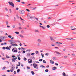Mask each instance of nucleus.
Masks as SVG:
<instances>
[{"label":"nucleus","instance_id":"nucleus-1","mask_svg":"<svg viewBox=\"0 0 76 76\" xmlns=\"http://www.w3.org/2000/svg\"><path fill=\"white\" fill-rule=\"evenodd\" d=\"M8 3H9V5L10 6H12L13 7H15V5H14V4H13V2L9 1Z\"/></svg>","mask_w":76,"mask_h":76},{"label":"nucleus","instance_id":"nucleus-2","mask_svg":"<svg viewBox=\"0 0 76 76\" xmlns=\"http://www.w3.org/2000/svg\"><path fill=\"white\" fill-rule=\"evenodd\" d=\"M33 66L34 67L35 69H38V65H37L36 64H33Z\"/></svg>","mask_w":76,"mask_h":76},{"label":"nucleus","instance_id":"nucleus-3","mask_svg":"<svg viewBox=\"0 0 76 76\" xmlns=\"http://www.w3.org/2000/svg\"><path fill=\"white\" fill-rule=\"evenodd\" d=\"M12 51L13 52H15V53H16L18 52V50L16 48H13L12 50Z\"/></svg>","mask_w":76,"mask_h":76},{"label":"nucleus","instance_id":"nucleus-4","mask_svg":"<svg viewBox=\"0 0 76 76\" xmlns=\"http://www.w3.org/2000/svg\"><path fill=\"white\" fill-rule=\"evenodd\" d=\"M15 68V66H12L10 72H13V71L14 70V69Z\"/></svg>","mask_w":76,"mask_h":76},{"label":"nucleus","instance_id":"nucleus-5","mask_svg":"<svg viewBox=\"0 0 76 76\" xmlns=\"http://www.w3.org/2000/svg\"><path fill=\"white\" fill-rule=\"evenodd\" d=\"M55 53H56V56H60L61 55L60 53L59 52L57 51H55Z\"/></svg>","mask_w":76,"mask_h":76},{"label":"nucleus","instance_id":"nucleus-6","mask_svg":"<svg viewBox=\"0 0 76 76\" xmlns=\"http://www.w3.org/2000/svg\"><path fill=\"white\" fill-rule=\"evenodd\" d=\"M19 13H20V14H24L25 12H24L22 10H20L19 11Z\"/></svg>","mask_w":76,"mask_h":76},{"label":"nucleus","instance_id":"nucleus-7","mask_svg":"<svg viewBox=\"0 0 76 76\" xmlns=\"http://www.w3.org/2000/svg\"><path fill=\"white\" fill-rule=\"evenodd\" d=\"M17 59V58L16 57L15 58H13L12 59V62H15V61H16V60Z\"/></svg>","mask_w":76,"mask_h":76},{"label":"nucleus","instance_id":"nucleus-8","mask_svg":"<svg viewBox=\"0 0 76 76\" xmlns=\"http://www.w3.org/2000/svg\"><path fill=\"white\" fill-rule=\"evenodd\" d=\"M71 29L72 30H75V29H76V28H75V27L74 26H71Z\"/></svg>","mask_w":76,"mask_h":76},{"label":"nucleus","instance_id":"nucleus-9","mask_svg":"<svg viewBox=\"0 0 76 76\" xmlns=\"http://www.w3.org/2000/svg\"><path fill=\"white\" fill-rule=\"evenodd\" d=\"M29 60H30V59H28V63H32V60H31L30 61Z\"/></svg>","mask_w":76,"mask_h":76},{"label":"nucleus","instance_id":"nucleus-10","mask_svg":"<svg viewBox=\"0 0 76 76\" xmlns=\"http://www.w3.org/2000/svg\"><path fill=\"white\" fill-rule=\"evenodd\" d=\"M50 62L51 64H54V62L53 61V60H50Z\"/></svg>","mask_w":76,"mask_h":76},{"label":"nucleus","instance_id":"nucleus-11","mask_svg":"<svg viewBox=\"0 0 76 76\" xmlns=\"http://www.w3.org/2000/svg\"><path fill=\"white\" fill-rule=\"evenodd\" d=\"M12 46L14 47H16V46H18V45H17V44L15 43L12 44Z\"/></svg>","mask_w":76,"mask_h":76},{"label":"nucleus","instance_id":"nucleus-12","mask_svg":"<svg viewBox=\"0 0 76 76\" xmlns=\"http://www.w3.org/2000/svg\"><path fill=\"white\" fill-rule=\"evenodd\" d=\"M37 42L40 43L41 42V40L40 39H38Z\"/></svg>","mask_w":76,"mask_h":76},{"label":"nucleus","instance_id":"nucleus-13","mask_svg":"<svg viewBox=\"0 0 76 76\" xmlns=\"http://www.w3.org/2000/svg\"><path fill=\"white\" fill-rule=\"evenodd\" d=\"M40 26V27H41V28H42V29H45V28L42 26Z\"/></svg>","mask_w":76,"mask_h":76},{"label":"nucleus","instance_id":"nucleus-14","mask_svg":"<svg viewBox=\"0 0 76 76\" xmlns=\"http://www.w3.org/2000/svg\"><path fill=\"white\" fill-rule=\"evenodd\" d=\"M50 38L51 41H54V39H53V37H50Z\"/></svg>","mask_w":76,"mask_h":76},{"label":"nucleus","instance_id":"nucleus-15","mask_svg":"<svg viewBox=\"0 0 76 76\" xmlns=\"http://www.w3.org/2000/svg\"><path fill=\"white\" fill-rule=\"evenodd\" d=\"M57 69V67H54L52 68V70H56Z\"/></svg>","mask_w":76,"mask_h":76},{"label":"nucleus","instance_id":"nucleus-16","mask_svg":"<svg viewBox=\"0 0 76 76\" xmlns=\"http://www.w3.org/2000/svg\"><path fill=\"white\" fill-rule=\"evenodd\" d=\"M19 36L20 37H21V38H23V36L22 35H19Z\"/></svg>","mask_w":76,"mask_h":76},{"label":"nucleus","instance_id":"nucleus-17","mask_svg":"<svg viewBox=\"0 0 76 76\" xmlns=\"http://www.w3.org/2000/svg\"><path fill=\"white\" fill-rule=\"evenodd\" d=\"M31 73L33 75H34L35 74V73H34V71H31Z\"/></svg>","mask_w":76,"mask_h":76},{"label":"nucleus","instance_id":"nucleus-18","mask_svg":"<svg viewBox=\"0 0 76 76\" xmlns=\"http://www.w3.org/2000/svg\"><path fill=\"white\" fill-rule=\"evenodd\" d=\"M62 75L63 76H66V73H65L64 72H63Z\"/></svg>","mask_w":76,"mask_h":76},{"label":"nucleus","instance_id":"nucleus-19","mask_svg":"<svg viewBox=\"0 0 76 76\" xmlns=\"http://www.w3.org/2000/svg\"><path fill=\"white\" fill-rule=\"evenodd\" d=\"M0 38H1V39H4V37L2 36H0Z\"/></svg>","mask_w":76,"mask_h":76},{"label":"nucleus","instance_id":"nucleus-20","mask_svg":"<svg viewBox=\"0 0 76 76\" xmlns=\"http://www.w3.org/2000/svg\"><path fill=\"white\" fill-rule=\"evenodd\" d=\"M16 17H17V19H19V16H18V15L17 14L16 15Z\"/></svg>","mask_w":76,"mask_h":76},{"label":"nucleus","instance_id":"nucleus-21","mask_svg":"<svg viewBox=\"0 0 76 76\" xmlns=\"http://www.w3.org/2000/svg\"><path fill=\"white\" fill-rule=\"evenodd\" d=\"M15 34H19V33L18 31L15 32Z\"/></svg>","mask_w":76,"mask_h":76},{"label":"nucleus","instance_id":"nucleus-22","mask_svg":"<svg viewBox=\"0 0 76 76\" xmlns=\"http://www.w3.org/2000/svg\"><path fill=\"white\" fill-rule=\"evenodd\" d=\"M40 67H42V68L45 67L44 66L42 65H41Z\"/></svg>","mask_w":76,"mask_h":76},{"label":"nucleus","instance_id":"nucleus-23","mask_svg":"<svg viewBox=\"0 0 76 76\" xmlns=\"http://www.w3.org/2000/svg\"><path fill=\"white\" fill-rule=\"evenodd\" d=\"M6 66H4L3 67V68L2 69V70H4L5 69H6Z\"/></svg>","mask_w":76,"mask_h":76},{"label":"nucleus","instance_id":"nucleus-24","mask_svg":"<svg viewBox=\"0 0 76 76\" xmlns=\"http://www.w3.org/2000/svg\"><path fill=\"white\" fill-rule=\"evenodd\" d=\"M17 73H19V72H20V69H18L17 70Z\"/></svg>","mask_w":76,"mask_h":76},{"label":"nucleus","instance_id":"nucleus-25","mask_svg":"<svg viewBox=\"0 0 76 76\" xmlns=\"http://www.w3.org/2000/svg\"><path fill=\"white\" fill-rule=\"evenodd\" d=\"M6 25H8V21H6Z\"/></svg>","mask_w":76,"mask_h":76},{"label":"nucleus","instance_id":"nucleus-26","mask_svg":"<svg viewBox=\"0 0 76 76\" xmlns=\"http://www.w3.org/2000/svg\"><path fill=\"white\" fill-rule=\"evenodd\" d=\"M41 54L42 55V58H43L44 57V54H43L42 53H41Z\"/></svg>","mask_w":76,"mask_h":76},{"label":"nucleus","instance_id":"nucleus-27","mask_svg":"<svg viewBox=\"0 0 76 76\" xmlns=\"http://www.w3.org/2000/svg\"><path fill=\"white\" fill-rule=\"evenodd\" d=\"M12 58H15V57H16V56L15 55H13L12 56Z\"/></svg>","mask_w":76,"mask_h":76},{"label":"nucleus","instance_id":"nucleus-28","mask_svg":"<svg viewBox=\"0 0 76 76\" xmlns=\"http://www.w3.org/2000/svg\"><path fill=\"white\" fill-rule=\"evenodd\" d=\"M34 19L36 20H37V21H38V18H34Z\"/></svg>","mask_w":76,"mask_h":76},{"label":"nucleus","instance_id":"nucleus-29","mask_svg":"<svg viewBox=\"0 0 76 76\" xmlns=\"http://www.w3.org/2000/svg\"><path fill=\"white\" fill-rule=\"evenodd\" d=\"M8 37L9 38H12V36H11V35H9V36H8Z\"/></svg>","mask_w":76,"mask_h":76},{"label":"nucleus","instance_id":"nucleus-30","mask_svg":"<svg viewBox=\"0 0 76 76\" xmlns=\"http://www.w3.org/2000/svg\"><path fill=\"white\" fill-rule=\"evenodd\" d=\"M35 32H39V31H38V30H35Z\"/></svg>","mask_w":76,"mask_h":76},{"label":"nucleus","instance_id":"nucleus-31","mask_svg":"<svg viewBox=\"0 0 76 76\" xmlns=\"http://www.w3.org/2000/svg\"><path fill=\"white\" fill-rule=\"evenodd\" d=\"M30 15H31V14H28L27 15L28 17H29Z\"/></svg>","mask_w":76,"mask_h":76},{"label":"nucleus","instance_id":"nucleus-32","mask_svg":"<svg viewBox=\"0 0 76 76\" xmlns=\"http://www.w3.org/2000/svg\"><path fill=\"white\" fill-rule=\"evenodd\" d=\"M47 28H50V26H49V25H48L47 26Z\"/></svg>","mask_w":76,"mask_h":76},{"label":"nucleus","instance_id":"nucleus-33","mask_svg":"<svg viewBox=\"0 0 76 76\" xmlns=\"http://www.w3.org/2000/svg\"><path fill=\"white\" fill-rule=\"evenodd\" d=\"M13 43H15V42H11L10 44H12V45H13L12 44H13Z\"/></svg>","mask_w":76,"mask_h":76},{"label":"nucleus","instance_id":"nucleus-34","mask_svg":"<svg viewBox=\"0 0 76 76\" xmlns=\"http://www.w3.org/2000/svg\"><path fill=\"white\" fill-rule=\"evenodd\" d=\"M43 63H46V61L45 60H43Z\"/></svg>","mask_w":76,"mask_h":76},{"label":"nucleus","instance_id":"nucleus-35","mask_svg":"<svg viewBox=\"0 0 76 76\" xmlns=\"http://www.w3.org/2000/svg\"><path fill=\"white\" fill-rule=\"evenodd\" d=\"M67 58V56H64V58Z\"/></svg>","mask_w":76,"mask_h":76},{"label":"nucleus","instance_id":"nucleus-36","mask_svg":"<svg viewBox=\"0 0 76 76\" xmlns=\"http://www.w3.org/2000/svg\"><path fill=\"white\" fill-rule=\"evenodd\" d=\"M23 60H24V61H26V60L27 59L26 58H24Z\"/></svg>","mask_w":76,"mask_h":76},{"label":"nucleus","instance_id":"nucleus-37","mask_svg":"<svg viewBox=\"0 0 76 76\" xmlns=\"http://www.w3.org/2000/svg\"><path fill=\"white\" fill-rule=\"evenodd\" d=\"M30 55H31V53H27V56H30Z\"/></svg>","mask_w":76,"mask_h":76},{"label":"nucleus","instance_id":"nucleus-38","mask_svg":"<svg viewBox=\"0 0 76 76\" xmlns=\"http://www.w3.org/2000/svg\"><path fill=\"white\" fill-rule=\"evenodd\" d=\"M38 53V51H36V54H37Z\"/></svg>","mask_w":76,"mask_h":76},{"label":"nucleus","instance_id":"nucleus-39","mask_svg":"<svg viewBox=\"0 0 76 76\" xmlns=\"http://www.w3.org/2000/svg\"><path fill=\"white\" fill-rule=\"evenodd\" d=\"M26 11H27V12H30V10H29L28 9H27L26 10Z\"/></svg>","mask_w":76,"mask_h":76},{"label":"nucleus","instance_id":"nucleus-40","mask_svg":"<svg viewBox=\"0 0 76 76\" xmlns=\"http://www.w3.org/2000/svg\"><path fill=\"white\" fill-rule=\"evenodd\" d=\"M27 68L28 69H30V67L28 66H27Z\"/></svg>","mask_w":76,"mask_h":76},{"label":"nucleus","instance_id":"nucleus-41","mask_svg":"<svg viewBox=\"0 0 76 76\" xmlns=\"http://www.w3.org/2000/svg\"><path fill=\"white\" fill-rule=\"evenodd\" d=\"M6 58H10V57H9V56H6Z\"/></svg>","mask_w":76,"mask_h":76},{"label":"nucleus","instance_id":"nucleus-42","mask_svg":"<svg viewBox=\"0 0 76 76\" xmlns=\"http://www.w3.org/2000/svg\"><path fill=\"white\" fill-rule=\"evenodd\" d=\"M18 60H20V57H18Z\"/></svg>","mask_w":76,"mask_h":76},{"label":"nucleus","instance_id":"nucleus-43","mask_svg":"<svg viewBox=\"0 0 76 76\" xmlns=\"http://www.w3.org/2000/svg\"><path fill=\"white\" fill-rule=\"evenodd\" d=\"M45 72H48V69H46L45 70Z\"/></svg>","mask_w":76,"mask_h":76},{"label":"nucleus","instance_id":"nucleus-44","mask_svg":"<svg viewBox=\"0 0 76 76\" xmlns=\"http://www.w3.org/2000/svg\"><path fill=\"white\" fill-rule=\"evenodd\" d=\"M39 61H42V59H41L39 60Z\"/></svg>","mask_w":76,"mask_h":76},{"label":"nucleus","instance_id":"nucleus-45","mask_svg":"<svg viewBox=\"0 0 76 76\" xmlns=\"http://www.w3.org/2000/svg\"><path fill=\"white\" fill-rule=\"evenodd\" d=\"M2 49H3V50H5L6 49V47H3Z\"/></svg>","mask_w":76,"mask_h":76},{"label":"nucleus","instance_id":"nucleus-46","mask_svg":"<svg viewBox=\"0 0 76 76\" xmlns=\"http://www.w3.org/2000/svg\"><path fill=\"white\" fill-rule=\"evenodd\" d=\"M6 49H7V50H9V47H7L6 48Z\"/></svg>","mask_w":76,"mask_h":76},{"label":"nucleus","instance_id":"nucleus-47","mask_svg":"<svg viewBox=\"0 0 76 76\" xmlns=\"http://www.w3.org/2000/svg\"><path fill=\"white\" fill-rule=\"evenodd\" d=\"M12 27L13 28H15V25H13Z\"/></svg>","mask_w":76,"mask_h":76},{"label":"nucleus","instance_id":"nucleus-48","mask_svg":"<svg viewBox=\"0 0 76 76\" xmlns=\"http://www.w3.org/2000/svg\"><path fill=\"white\" fill-rule=\"evenodd\" d=\"M45 54L46 56H48V55H49V54H48V53H45Z\"/></svg>","mask_w":76,"mask_h":76},{"label":"nucleus","instance_id":"nucleus-49","mask_svg":"<svg viewBox=\"0 0 76 76\" xmlns=\"http://www.w3.org/2000/svg\"><path fill=\"white\" fill-rule=\"evenodd\" d=\"M56 59V57H53V60H54Z\"/></svg>","mask_w":76,"mask_h":76},{"label":"nucleus","instance_id":"nucleus-50","mask_svg":"<svg viewBox=\"0 0 76 76\" xmlns=\"http://www.w3.org/2000/svg\"><path fill=\"white\" fill-rule=\"evenodd\" d=\"M72 56H75V54H74L73 53L72 54Z\"/></svg>","mask_w":76,"mask_h":76},{"label":"nucleus","instance_id":"nucleus-51","mask_svg":"<svg viewBox=\"0 0 76 76\" xmlns=\"http://www.w3.org/2000/svg\"><path fill=\"white\" fill-rule=\"evenodd\" d=\"M34 18V17L31 16L30 17V19H33Z\"/></svg>","mask_w":76,"mask_h":76},{"label":"nucleus","instance_id":"nucleus-52","mask_svg":"<svg viewBox=\"0 0 76 76\" xmlns=\"http://www.w3.org/2000/svg\"><path fill=\"white\" fill-rule=\"evenodd\" d=\"M20 19L21 20H24L22 19V18L20 17Z\"/></svg>","mask_w":76,"mask_h":76},{"label":"nucleus","instance_id":"nucleus-53","mask_svg":"<svg viewBox=\"0 0 76 76\" xmlns=\"http://www.w3.org/2000/svg\"><path fill=\"white\" fill-rule=\"evenodd\" d=\"M21 3H22V4H25V3L23 2H21Z\"/></svg>","mask_w":76,"mask_h":76},{"label":"nucleus","instance_id":"nucleus-54","mask_svg":"<svg viewBox=\"0 0 76 76\" xmlns=\"http://www.w3.org/2000/svg\"><path fill=\"white\" fill-rule=\"evenodd\" d=\"M16 1H18V2H20V0H16Z\"/></svg>","mask_w":76,"mask_h":76},{"label":"nucleus","instance_id":"nucleus-55","mask_svg":"<svg viewBox=\"0 0 76 76\" xmlns=\"http://www.w3.org/2000/svg\"><path fill=\"white\" fill-rule=\"evenodd\" d=\"M5 10H6L7 11V10H8L7 9V8H5Z\"/></svg>","mask_w":76,"mask_h":76},{"label":"nucleus","instance_id":"nucleus-56","mask_svg":"<svg viewBox=\"0 0 76 76\" xmlns=\"http://www.w3.org/2000/svg\"><path fill=\"white\" fill-rule=\"evenodd\" d=\"M10 13H12V10H11V9H10Z\"/></svg>","mask_w":76,"mask_h":76},{"label":"nucleus","instance_id":"nucleus-57","mask_svg":"<svg viewBox=\"0 0 76 76\" xmlns=\"http://www.w3.org/2000/svg\"><path fill=\"white\" fill-rule=\"evenodd\" d=\"M35 54V53H33L31 54V55H34Z\"/></svg>","mask_w":76,"mask_h":76},{"label":"nucleus","instance_id":"nucleus-58","mask_svg":"<svg viewBox=\"0 0 76 76\" xmlns=\"http://www.w3.org/2000/svg\"><path fill=\"white\" fill-rule=\"evenodd\" d=\"M26 51H23V54H24V53H26Z\"/></svg>","mask_w":76,"mask_h":76},{"label":"nucleus","instance_id":"nucleus-59","mask_svg":"<svg viewBox=\"0 0 76 76\" xmlns=\"http://www.w3.org/2000/svg\"><path fill=\"white\" fill-rule=\"evenodd\" d=\"M19 29H22V27H19Z\"/></svg>","mask_w":76,"mask_h":76},{"label":"nucleus","instance_id":"nucleus-60","mask_svg":"<svg viewBox=\"0 0 76 76\" xmlns=\"http://www.w3.org/2000/svg\"><path fill=\"white\" fill-rule=\"evenodd\" d=\"M14 74H16V71H14Z\"/></svg>","mask_w":76,"mask_h":76},{"label":"nucleus","instance_id":"nucleus-61","mask_svg":"<svg viewBox=\"0 0 76 76\" xmlns=\"http://www.w3.org/2000/svg\"><path fill=\"white\" fill-rule=\"evenodd\" d=\"M55 65L56 66H58V64L55 63Z\"/></svg>","mask_w":76,"mask_h":76},{"label":"nucleus","instance_id":"nucleus-62","mask_svg":"<svg viewBox=\"0 0 76 76\" xmlns=\"http://www.w3.org/2000/svg\"><path fill=\"white\" fill-rule=\"evenodd\" d=\"M16 10H19V8H16Z\"/></svg>","mask_w":76,"mask_h":76},{"label":"nucleus","instance_id":"nucleus-63","mask_svg":"<svg viewBox=\"0 0 76 76\" xmlns=\"http://www.w3.org/2000/svg\"><path fill=\"white\" fill-rule=\"evenodd\" d=\"M52 46H54L55 45L54 44H52L51 45Z\"/></svg>","mask_w":76,"mask_h":76},{"label":"nucleus","instance_id":"nucleus-64","mask_svg":"<svg viewBox=\"0 0 76 76\" xmlns=\"http://www.w3.org/2000/svg\"><path fill=\"white\" fill-rule=\"evenodd\" d=\"M7 72H10V70H7Z\"/></svg>","mask_w":76,"mask_h":76}]
</instances>
